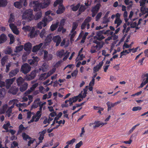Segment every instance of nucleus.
Returning a JSON list of instances; mask_svg holds the SVG:
<instances>
[{
    "mask_svg": "<svg viewBox=\"0 0 148 148\" xmlns=\"http://www.w3.org/2000/svg\"><path fill=\"white\" fill-rule=\"evenodd\" d=\"M33 12V10L31 9L25 10L23 13L22 16V19L28 21L33 20L34 19Z\"/></svg>",
    "mask_w": 148,
    "mask_h": 148,
    "instance_id": "f257e3e1",
    "label": "nucleus"
},
{
    "mask_svg": "<svg viewBox=\"0 0 148 148\" xmlns=\"http://www.w3.org/2000/svg\"><path fill=\"white\" fill-rule=\"evenodd\" d=\"M53 19L51 16H48L47 17H45L42 21L39 22L37 25V27L41 29L42 27H45L47 25V22L52 21Z\"/></svg>",
    "mask_w": 148,
    "mask_h": 148,
    "instance_id": "f03ea898",
    "label": "nucleus"
},
{
    "mask_svg": "<svg viewBox=\"0 0 148 148\" xmlns=\"http://www.w3.org/2000/svg\"><path fill=\"white\" fill-rule=\"evenodd\" d=\"M31 69V67L28 64L25 63L21 66L20 71L24 74H26L30 71Z\"/></svg>",
    "mask_w": 148,
    "mask_h": 148,
    "instance_id": "7ed1b4c3",
    "label": "nucleus"
},
{
    "mask_svg": "<svg viewBox=\"0 0 148 148\" xmlns=\"http://www.w3.org/2000/svg\"><path fill=\"white\" fill-rule=\"evenodd\" d=\"M19 1H16L14 3V5L16 8L21 9L22 8V3H23V5L26 7L27 6V0H19Z\"/></svg>",
    "mask_w": 148,
    "mask_h": 148,
    "instance_id": "20e7f679",
    "label": "nucleus"
},
{
    "mask_svg": "<svg viewBox=\"0 0 148 148\" xmlns=\"http://www.w3.org/2000/svg\"><path fill=\"white\" fill-rule=\"evenodd\" d=\"M32 4L33 5L34 10L35 11L39 10L40 8H42V3L38 2L37 1H34L32 2H30L29 5Z\"/></svg>",
    "mask_w": 148,
    "mask_h": 148,
    "instance_id": "39448f33",
    "label": "nucleus"
},
{
    "mask_svg": "<svg viewBox=\"0 0 148 148\" xmlns=\"http://www.w3.org/2000/svg\"><path fill=\"white\" fill-rule=\"evenodd\" d=\"M15 79V77H14L12 78L7 79L5 80V87L7 89H9L11 85L12 84Z\"/></svg>",
    "mask_w": 148,
    "mask_h": 148,
    "instance_id": "423d86ee",
    "label": "nucleus"
},
{
    "mask_svg": "<svg viewBox=\"0 0 148 148\" xmlns=\"http://www.w3.org/2000/svg\"><path fill=\"white\" fill-rule=\"evenodd\" d=\"M91 20V18L90 16L87 17L84 20L82 24L81 27L82 29H84L86 27V24L88 23H89Z\"/></svg>",
    "mask_w": 148,
    "mask_h": 148,
    "instance_id": "0eeeda50",
    "label": "nucleus"
},
{
    "mask_svg": "<svg viewBox=\"0 0 148 148\" xmlns=\"http://www.w3.org/2000/svg\"><path fill=\"white\" fill-rule=\"evenodd\" d=\"M33 59L29 60L28 62L30 65H36L38 61L39 60L38 58L36 57H33Z\"/></svg>",
    "mask_w": 148,
    "mask_h": 148,
    "instance_id": "6e6552de",
    "label": "nucleus"
},
{
    "mask_svg": "<svg viewBox=\"0 0 148 148\" xmlns=\"http://www.w3.org/2000/svg\"><path fill=\"white\" fill-rule=\"evenodd\" d=\"M19 69L18 68H16L12 70L9 73L10 77H12L15 76L19 72Z\"/></svg>",
    "mask_w": 148,
    "mask_h": 148,
    "instance_id": "1a4fd4ad",
    "label": "nucleus"
},
{
    "mask_svg": "<svg viewBox=\"0 0 148 148\" xmlns=\"http://www.w3.org/2000/svg\"><path fill=\"white\" fill-rule=\"evenodd\" d=\"M53 41L56 42V46L57 47L59 45L61 42V39L59 35H57L54 37L53 38Z\"/></svg>",
    "mask_w": 148,
    "mask_h": 148,
    "instance_id": "9d476101",
    "label": "nucleus"
},
{
    "mask_svg": "<svg viewBox=\"0 0 148 148\" xmlns=\"http://www.w3.org/2000/svg\"><path fill=\"white\" fill-rule=\"evenodd\" d=\"M103 30H101L99 32H97L96 34L97 36H98V37L95 36L94 38H96L99 41H101L103 39L105 38V37L103 35L101 36V35L103 34Z\"/></svg>",
    "mask_w": 148,
    "mask_h": 148,
    "instance_id": "9b49d317",
    "label": "nucleus"
},
{
    "mask_svg": "<svg viewBox=\"0 0 148 148\" xmlns=\"http://www.w3.org/2000/svg\"><path fill=\"white\" fill-rule=\"evenodd\" d=\"M36 76V73L34 71L31 72L30 74L26 75L25 77L26 79L27 80H30L34 79Z\"/></svg>",
    "mask_w": 148,
    "mask_h": 148,
    "instance_id": "f8f14e48",
    "label": "nucleus"
},
{
    "mask_svg": "<svg viewBox=\"0 0 148 148\" xmlns=\"http://www.w3.org/2000/svg\"><path fill=\"white\" fill-rule=\"evenodd\" d=\"M40 103H42V102L40 101V99L37 98L34 101L33 104L31 106V108H37Z\"/></svg>",
    "mask_w": 148,
    "mask_h": 148,
    "instance_id": "ddd939ff",
    "label": "nucleus"
},
{
    "mask_svg": "<svg viewBox=\"0 0 148 148\" xmlns=\"http://www.w3.org/2000/svg\"><path fill=\"white\" fill-rule=\"evenodd\" d=\"M18 90V88L16 86H12L9 89V92L13 95H16Z\"/></svg>",
    "mask_w": 148,
    "mask_h": 148,
    "instance_id": "4468645a",
    "label": "nucleus"
},
{
    "mask_svg": "<svg viewBox=\"0 0 148 148\" xmlns=\"http://www.w3.org/2000/svg\"><path fill=\"white\" fill-rule=\"evenodd\" d=\"M7 36L4 34H2L0 35V44L3 43L7 40Z\"/></svg>",
    "mask_w": 148,
    "mask_h": 148,
    "instance_id": "2eb2a0df",
    "label": "nucleus"
},
{
    "mask_svg": "<svg viewBox=\"0 0 148 148\" xmlns=\"http://www.w3.org/2000/svg\"><path fill=\"white\" fill-rule=\"evenodd\" d=\"M100 6L101 5L99 3L96 4L94 7H92L91 10L92 12L97 13L100 9Z\"/></svg>",
    "mask_w": 148,
    "mask_h": 148,
    "instance_id": "dca6fc26",
    "label": "nucleus"
},
{
    "mask_svg": "<svg viewBox=\"0 0 148 148\" xmlns=\"http://www.w3.org/2000/svg\"><path fill=\"white\" fill-rule=\"evenodd\" d=\"M65 10V8L63 5L59 6L58 9L56 11V13L58 14H62Z\"/></svg>",
    "mask_w": 148,
    "mask_h": 148,
    "instance_id": "f3484780",
    "label": "nucleus"
},
{
    "mask_svg": "<svg viewBox=\"0 0 148 148\" xmlns=\"http://www.w3.org/2000/svg\"><path fill=\"white\" fill-rule=\"evenodd\" d=\"M43 45L42 43H40L38 45H37L33 47L32 51L33 52H36L38 51Z\"/></svg>",
    "mask_w": 148,
    "mask_h": 148,
    "instance_id": "a211bd4d",
    "label": "nucleus"
},
{
    "mask_svg": "<svg viewBox=\"0 0 148 148\" xmlns=\"http://www.w3.org/2000/svg\"><path fill=\"white\" fill-rule=\"evenodd\" d=\"M51 3L50 0H44V2L42 3V9L46 8L48 7Z\"/></svg>",
    "mask_w": 148,
    "mask_h": 148,
    "instance_id": "6ab92c4d",
    "label": "nucleus"
},
{
    "mask_svg": "<svg viewBox=\"0 0 148 148\" xmlns=\"http://www.w3.org/2000/svg\"><path fill=\"white\" fill-rule=\"evenodd\" d=\"M32 44L29 42H28L25 44L24 47V49L26 51H30L32 47Z\"/></svg>",
    "mask_w": 148,
    "mask_h": 148,
    "instance_id": "aec40b11",
    "label": "nucleus"
},
{
    "mask_svg": "<svg viewBox=\"0 0 148 148\" xmlns=\"http://www.w3.org/2000/svg\"><path fill=\"white\" fill-rule=\"evenodd\" d=\"M28 84L27 83H24V84L21 85L20 90L21 92L25 91L27 88Z\"/></svg>",
    "mask_w": 148,
    "mask_h": 148,
    "instance_id": "412c9836",
    "label": "nucleus"
},
{
    "mask_svg": "<svg viewBox=\"0 0 148 148\" xmlns=\"http://www.w3.org/2000/svg\"><path fill=\"white\" fill-rule=\"evenodd\" d=\"M95 125L93 126V128L98 127L101 125L103 126L104 125V123L99 121H95L94 123Z\"/></svg>",
    "mask_w": 148,
    "mask_h": 148,
    "instance_id": "4be33fe9",
    "label": "nucleus"
},
{
    "mask_svg": "<svg viewBox=\"0 0 148 148\" xmlns=\"http://www.w3.org/2000/svg\"><path fill=\"white\" fill-rule=\"evenodd\" d=\"M42 15V12L39 11L34 16V19L36 20H38L41 17Z\"/></svg>",
    "mask_w": 148,
    "mask_h": 148,
    "instance_id": "5701e85b",
    "label": "nucleus"
},
{
    "mask_svg": "<svg viewBox=\"0 0 148 148\" xmlns=\"http://www.w3.org/2000/svg\"><path fill=\"white\" fill-rule=\"evenodd\" d=\"M65 54L64 50L62 49L60 51H57V56L59 57L60 58H61L63 56L65 55Z\"/></svg>",
    "mask_w": 148,
    "mask_h": 148,
    "instance_id": "b1692460",
    "label": "nucleus"
},
{
    "mask_svg": "<svg viewBox=\"0 0 148 148\" xmlns=\"http://www.w3.org/2000/svg\"><path fill=\"white\" fill-rule=\"evenodd\" d=\"M63 2V0H56L53 4V6L54 7H56L58 5H59V6L63 5L62 4Z\"/></svg>",
    "mask_w": 148,
    "mask_h": 148,
    "instance_id": "393cba45",
    "label": "nucleus"
},
{
    "mask_svg": "<svg viewBox=\"0 0 148 148\" xmlns=\"http://www.w3.org/2000/svg\"><path fill=\"white\" fill-rule=\"evenodd\" d=\"M16 81L18 85L20 86L23 83L24 80L21 77H20L17 79Z\"/></svg>",
    "mask_w": 148,
    "mask_h": 148,
    "instance_id": "a878e982",
    "label": "nucleus"
},
{
    "mask_svg": "<svg viewBox=\"0 0 148 148\" xmlns=\"http://www.w3.org/2000/svg\"><path fill=\"white\" fill-rule=\"evenodd\" d=\"M108 106V111L110 110L112 108L115 106L114 103H112L110 101H108L106 103Z\"/></svg>",
    "mask_w": 148,
    "mask_h": 148,
    "instance_id": "bb28decb",
    "label": "nucleus"
},
{
    "mask_svg": "<svg viewBox=\"0 0 148 148\" xmlns=\"http://www.w3.org/2000/svg\"><path fill=\"white\" fill-rule=\"evenodd\" d=\"M58 22L56 23L55 24H52L50 27V29L52 31H53L56 30L58 27Z\"/></svg>",
    "mask_w": 148,
    "mask_h": 148,
    "instance_id": "cd10ccee",
    "label": "nucleus"
},
{
    "mask_svg": "<svg viewBox=\"0 0 148 148\" xmlns=\"http://www.w3.org/2000/svg\"><path fill=\"white\" fill-rule=\"evenodd\" d=\"M122 21L120 19V18H116L114 21V23L115 24H116L117 25L116 28L118 27L122 23Z\"/></svg>",
    "mask_w": 148,
    "mask_h": 148,
    "instance_id": "c85d7f7f",
    "label": "nucleus"
},
{
    "mask_svg": "<svg viewBox=\"0 0 148 148\" xmlns=\"http://www.w3.org/2000/svg\"><path fill=\"white\" fill-rule=\"evenodd\" d=\"M79 8V9L78 10L79 15L82 12H84L86 9V8L85 7V6L83 5H81Z\"/></svg>",
    "mask_w": 148,
    "mask_h": 148,
    "instance_id": "c756f323",
    "label": "nucleus"
},
{
    "mask_svg": "<svg viewBox=\"0 0 148 148\" xmlns=\"http://www.w3.org/2000/svg\"><path fill=\"white\" fill-rule=\"evenodd\" d=\"M8 37L10 38V42L9 44H12L14 43V41L15 38L14 36L12 34H9L8 35Z\"/></svg>",
    "mask_w": 148,
    "mask_h": 148,
    "instance_id": "7c9ffc66",
    "label": "nucleus"
},
{
    "mask_svg": "<svg viewBox=\"0 0 148 148\" xmlns=\"http://www.w3.org/2000/svg\"><path fill=\"white\" fill-rule=\"evenodd\" d=\"M46 35V33L45 30L44 29H42L39 34L40 37L43 38H45Z\"/></svg>",
    "mask_w": 148,
    "mask_h": 148,
    "instance_id": "2f4dec72",
    "label": "nucleus"
},
{
    "mask_svg": "<svg viewBox=\"0 0 148 148\" xmlns=\"http://www.w3.org/2000/svg\"><path fill=\"white\" fill-rule=\"evenodd\" d=\"M8 59V58L7 57L5 56L3 57L2 58L1 60V63L2 66H4L5 63L6 62L7 60Z\"/></svg>",
    "mask_w": 148,
    "mask_h": 148,
    "instance_id": "473e14b6",
    "label": "nucleus"
},
{
    "mask_svg": "<svg viewBox=\"0 0 148 148\" xmlns=\"http://www.w3.org/2000/svg\"><path fill=\"white\" fill-rule=\"evenodd\" d=\"M80 6V4L79 3H78L75 6H74L73 5H71V7H72L71 9L73 11H76L79 8Z\"/></svg>",
    "mask_w": 148,
    "mask_h": 148,
    "instance_id": "72a5a7b5",
    "label": "nucleus"
},
{
    "mask_svg": "<svg viewBox=\"0 0 148 148\" xmlns=\"http://www.w3.org/2000/svg\"><path fill=\"white\" fill-rule=\"evenodd\" d=\"M23 46L22 45L16 47V49L14 51V52L16 53L19 52L20 51L23 50Z\"/></svg>",
    "mask_w": 148,
    "mask_h": 148,
    "instance_id": "f704fd0d",
    "label": "nucleus"
},
{
    "mask_svg": "<svg viewBox=\"0 0 148 148\" xmlns=\"http://www.w3.org/2000/svg\"><path fill=\"white\" fill-rule=\"evenodd\" d=\"M78 26V25L77 23L76 22H74L73 23V25H72V29L71 31V33H73L74 31H75V30L76 29L77 26Z\"/></svg>",
    "mask_w": 148,
    "mask_h": 148,
    "instance_id": "c9c22d12",
    "label": "nucleus"
},
{
    "mask_svg": "<svg viewBox=\"0 0 148 148\" xmlns=\"http://www.w3.org/2000/svg\"><path fill=\"white\" fill-rule=\"evenodd\" d=\"M7 4L6 0H0V7H4L6 6Z\"/></svg>",
    "mask_w": 148,
    "mask_h": 148,
    "instance_id": "e433bc0d",
    "label": "nucleus"
},
{
    "mask_svg": "<svg viewBox=\"0 0 148 148\" xmlns=\"http://www.w3.org/2000/svg\"><path fill=\"white\" fill-rule=\"evenodd\" d=\"M22 136L23 139L25 140H27V139H32L31 137L24 132L22 133Z\"/></svg>",
    "mask_w": 148,
    "mask_h": 148,
    "instance_id": "4c0bfd02",
    "label": "nucleus"
},
{
    "mask_svg": "<svg viewBox=\"0 0 148 148\" xmlns=\"http://www.w3.org/2000/svg\"><path fill=\"white\" fill-rule=\"evenodd\" d=\"M14 16L12 13L10 14V18L8 21L9 23H11L14 22Z\"/></svg>",
    "mask_w": 148,
    "mask_h": 148,
    "instance_id": "58836bf2",
    "label": "nucleus"
},
{
    "mask_svg": "<svg viewBox=\"0 0 148 148\" xmlns=\"http://www.w3.org/2000/svg\"><path fill=\"white\" fill-rule=\"evenodd\" d=\"M37 34L36 32H34V29H32L30 32V36L31 38H32L34 37Z\"/></svg>",
    "mask_w": 148,
    "mask_h": 148,
    "instance_id": "ea45409f",
    "label": "nucleus"
},
{
    "mask_svg": "<svg viewBox=\"0 0 148 148\" xmlns=\"http://www.w3.org/2000/svg\"><path fill=\"white\" fill-rule=\"evenodd\" d=\"M5 94V91L4 89H0V99L3 98Z\"/></svg>",
    "mask_w": 148,
    "mask_h": 148,
    "instance_id": "a19ab883",
    "label": "nucleus"
},
{
    "mask_svg": "<svg viewBox=\"0 0 148 148\" xmlns=\"http://www.w3.org/2000/svg\"><path fill=\"white\" fill-rule=\"evenodd\" d=\"M52 35L51 34L48 35L46 37L45 40L47 42H51L52 40Z\"/></svg>",
    "mask_w": 148,
    "mask_h": 148,
    "instance_id": "79ce46f5",
    "label": "nucleus"
},
{
    "mask_svg": "<svg viewBox=\"0 0 148 148\" xmlns=\"http://www.w3.org/2000/svg\"><path fill=\"white\" fill-rule=\"evenodd\" d=\"M97 49L95 47V45H92L91 48V49L90 50V52L92 53H94L97 52Z\"/></svg>",
    "mask_w": 148,
    "mask_h": 148,
    "instance_id": "37998d69",
    "label": "nucleus"
},
{
    "mask_svg": "<svg viewBox=\"0 0 148 148\" xmlns=\"http://www.w3.org/2000/svg\"><path fill=\"white\" fill-rule=\"evenodd\" d=\"M76 31H74L73 33H71L72 34H70L69 35H71L70 37V40L71 42L72 41H73L74 39L73 38L75 36L76 34Z\"/></svg>",
    "mask_w": 148,
    "mask_h": 148,
    "instance_id": "c03bdc74",
    "label": "nucleus"
},
{
    "mask_svg": "<svg viewBox=\"0 0 148 148\" xmlns=\"http://www.w3.org/2000/svg\"><path fill=\"white\" fill-rule=\"evenodd\" d=\"M140 11L143 14L148 12V11L146 10V8L144 7H141Z\"/></svg>",
    "mask_w": 148,
    "mask_h": 148,
    "instance_id": "a18cd8bd",
    "label": "nucleus"
},
{
    "mask_svg": "<svg viewBox=\"0 0 148 148\" xmlns=\"http://www.w3.org/2000/svg\"><path fill=\"white\" fill-rule=\"evenodd\" d=\"M25 129H26L23 126V125L21 124L19 127L18 132L21 133L22 132L23 130Z\"/></svg>",
    "mask_w": 148,
    "mask_h": 148,
    "instance_id": "49530a36",
    "label": "nucleus"
},
{
    "mask_svg": "<svg viewBox=\"0 0 148 148\" xmlns=\"http://www.w3.org/2000/svg\"><path fill=\"white\" fill-rule=\"evenodd\" d=\"M11 66V64L10 63H8L6 65V69L5 71L6 73H8L9 70Z\"/></svg>",
    "mask_w": 148,
    "mask_h": 148,
    "instance_id": "de8ad7c7",
    "label": "nucleus"
},
{
    "mask_svg": "<svg viewBox=\"0 0 148 148\" xmlns=\"http://www.w3.org/2000/svg\"><path fill=\"white\" fill-rule=\"evenodd\" d=\"M75 140H76L75 138H73L70 140H69L67 141L66 142V144H67L69 145H73V144L75 142Z\"/></svg>",
    "mask_w": 148,
    "mask_h": 148,
    "instance_id": "09e8293b",
    "label": "nucleus"
},
{
    "mask_svg": "<svg viewBox=\"0 0 148 148\" xmlns=\"http://www.w3.org/2000/svg\"><path fill=\"white\" fill-rule=\"evenodd\" d=\"M12 52V50L11 47H8L5 51V53L6 54L10 55Z\"/></svg>",
    "mask_w": 148,
    "mask_h": 148,
    "instance_id": "8fccbe9b",
    "label": "nucleus"
},
{
    "mask_svg": "<svg viewBox=\"0 0 148 148\" xmlns=\"http://www.w3.org/2000/svg\"><path fill=\"white\" fill-rule=\"evenodd\" d=\"M10 125L9 122H8L6 124H4L3 126V128L6 130L8 129V128Z\"/></svg>",
    "mask_w": 148,
    "mask_h": 148,
    "instance_id": "3c124183",
    "label": "nucleus"
},
{
    "mask_svg": "<svg viewBox=\"0 0 148 148\" xmlns=\"http://www.w3.org/2000/svg\"><path fill=\"white\" fill-rule=\"evenodd\" d=\"M146 1L147 0H140L139 1L140 6L141 7H144Z\"/></svg>",
    "mask_w": 148,
    "mask_h": 148,
    "instance_id": "603ef678",
    "label": "nucleus"
},
{
    "mask_svg": "<svg viewBox=\"0 0 148 148\" xmlns=\"http://www.w3.org/2000/svg\"><path fill=\"white\" fill-rule=\"evenodd\" d=\"M142 109V108L140 106L134 107L132 109L133 111H136L138 110H140Z\"/></svg>",
    "mask_w": 148,
    "mask_h": 148,
    "instance_id": "864d4df0",
    "label": "nucleus"
},
{
    "mask_svg": "<svg viewBox=\"0 0 148 148\" xmlns=\"http://www.w3.org/2000/svg\"><path fill=\"white\" fill-rule=\"evenodd\" d=\"M29 140L28 142L27 146L29 147L33 143L35 139L32 138L29 139Z\"/></svg>",
    "mask_w": 148,
    "mask_h": 148,
    "instance_id": "5fc2aeb1",
    "label": "nucleus"
},
{
    "mask_svg": "<svg viewBox=\"0 0 148 148\" xmlns=\"http://www.w3.org/2000/svg\"><path fill=\"white\" fill-rule=\"evenodd\" d=\"M103 44H101V45H95V47L97 49V51H98L103 47Z\"/></svg>",
    "mask_w": 148,
    "mask_h": 148,
    "instance_id": "6e6d98bb",
    "label": "nucleus"
},
{
    "mask_svg": "<svg viewBox=\"0 0 148 148\" xmlns=\"http://www.w3.org/2000/svg\"><path fill=\"white\" fill-rule=\"evenodd\" d=\"M102 14V13L101 12H100L96 16V21H97L99 20L101 18Z\"/></svg>",
    "mask_w": 148,
    "mask_h": 148,
    "instance_id": "4d7b16f0",
    "label": "nucleus"
},
{
    "mask_svg": "<svg viewBox=\"0 0 148 148\" xmlns=\"http://www.w3.org/2000/svg\"><path fill=\"white\" fill-rule=\"evenodd\" d=\"M93 42L96 44L97 45H101L103 44L104 45V43L103 42L98 41L96 40H94L93 41Z\"/></svg>",
    "mask_w": 148,
    "mask_h": 148,
    "instance_id": "13d9d810",
    "label": "nucleus"
},
{
    "mask_svg": "<svg viewBox=\"0 0 148 148\" xmlns=\"http://www.w3.org/2000/svg\"><path fill=\"white\" fill-rule=\"evenodd\" d=\"M88 86H86V88H84L83 89L84 93L83 94V95L84 96V97L85 98L86 96V94H87V89H86V88L88 87Z\"/></svg>",
    "mask_w": 148,
    "mask_h": 148,
    "instance_id": "bf43d9fd",
    "label": "nucleus"
},
{
    "mask_svg": "<svg viewBox=\"0 0 148 148\" xmlns=\"http://www.w3.org/2000/svg\"><path fill=\"white\" fill-rule=\"evenodd\" d=\"M9 25L12 30L16 28V27L13 23H10L9 24Z\"/></svg>",
    "mask_w": 148,
    "mask_h": 148,
    "instance_id": "052dcab7",
    "label": "nucleus"
},
{
    "mask_svg": "<svg viewBox=\"0 0 148 148\" xmlns=\"http://www.w3.org/2000/svg\"><path fill=\"white\" fill-rule=\"evenodd\" d=\"M9 25L12 30L16 28V27L13 23H10L9 24Z\"/></svg>",
    "mask_w": 148,
    "mask_h": 148,
    "instance_id": "680f3d73",
    "label": "nucleus"
},
{
    "mask_svg": "<svg viewBox=\"0 0 148 148\" xmlns=\"http://www.w3.org/2000/svg\"><path fill=\"white\" fill-rule=\"evenodd\" d=\"M110 17L108 18H103V23L105 24H107L110 21Z\"/></svg>",
    "mask_w": 148,
    "mask_h": 148,
    "instance_id": "e2e57ef3",
    "label": "nucleus"
},
{
    "mask_svg": "<svg viewBox=\"0 0 148 148\" xmlns=\"http://www.w3.org/2000/svg\"><path fill=\"white\" fill-rule=\"evenodd\" d=\"M83 144L82 141H80L79 143L75 145V148H79Z\"/></svg>",
    "mask_w": 148,
    "mask_h": 148,
    "instance_id": "0e129e2a",
    "label": "nucleus"
},
{
    "mask_svg": "<svg viewBox=\"0 0 148 148\" xmlns=\"http://www.w3.org/2000/svg\"><path fill=\"white\" fill-rule=\"evenodd\" d=\"M103 64V62L102 61L100 62H99V64L96 65V66H97V68L99 70L102 66Z\"/></svg>",
    "mask_w": 148,
    "mask_h": 148,
    "instance_id": "69168bd1",
    "label": "nucleus"
},
{
    "mask_svg": "<svg viewBox=\"0 0 148 148\" xmlns=\"http://www.w3.org/2000/svg\"><path fill=\"white\" fill-rule=\"evenodd\" d=\"M62 62V61L60 60L58 61L55 65V67L56 68H58L60 66V64Z\"/></svg>",
    "mask_w": 148,
    "mask_h": 148,
    "instance_id": "338daca9",
    "label": "nucleus"
},
{
    "mask_svg": "<svg viewBox=\"0 0 148 148\" xmlns=\"http://www.w3.org/2000/svg\"><path fill=\"white\" fill-rule=\"evenodd\" d=\"M53 58V55L51 54H49L48 55L47 59L45 60L48 61L51 60Z\"/></svg>",
    "mask_w": 148,
    "mask_h": 148,
    "instance_id": "774afa93",
    "label": "nucleus"
}]
</instances>
